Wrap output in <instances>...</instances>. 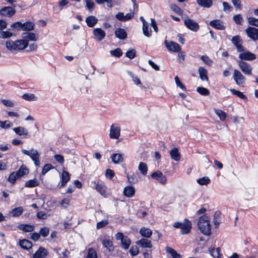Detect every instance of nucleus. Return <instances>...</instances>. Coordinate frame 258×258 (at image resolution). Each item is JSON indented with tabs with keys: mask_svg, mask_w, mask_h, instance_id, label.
I'll return each instance as SVG.
<instances>
[{
	"mask_svg": "<svg viewBox=\"0 0 258 258\" xmlns=\"http://www.w3.org/2000/svg\"><path fill=\"white\" fill-rule=\"evenodd\" d=\"M16 11L14 8L11 7H5L0 10V15L10 18L15 15Z\"/></svg>",
	"mask_w": 258,
	"mask_h": 258,
	"instance_id": "nucleus-7",
	"label": "nucleus"
},
{
	"mask_svg": "<svg viewBox=\"0 0 258 258\" xmlns=\"http://www.w3.org/2000/svg\"><path fill=\"white\" fill-rule=\"evenodd\" d=\"M245 32L248 37L253 40L258 41V29L254 27H248L245 30Z\"/></svg>",
	"mask_w": 258,
	"mask_h": 258,
	"instance_id": "nucleus-9",
	"label": "nucleus"
},
{
	"mask_svg": "<svg viewBox=\"0 0 258 258\" xmlns=\"http://www.w3.org/2000/svg\"><path fill=\"white\" fill-rule=\"evenodd\" d=\"M23 212V208L22 207H19L15 208L10 211V214L13 217H18L21 215Z\"/></svg>",
	"mask_w": 258,
	"mask_h": 258,
	"instance_id": "nucleus-31",
	"label": "nucleus"
},
{
	"mask_svg": "<svg viewBox=\"0 0 258 258\" xmlns=\"http://www.w3.org/2000/svg\"><path fill=\"white\" fill-rule=\"evenodd\" d=\"M108 224L107 220H102L100 221L97 223L96 228L97 229H100L103 227H104Z\"/></svg>",
	"mask_w": 258,
	"mask_h": 258,
	"instance_id": "nucleus-62",
	"label": "nucleus"
},
{
	"mask_svg": "<svg viewBox=\"0 0 258 258\" xmlns=\"http://www.w3.org/2000/svg\"><path fill=\"white\" fill-rule=\"evenodd\" d=\"M102 243L103 246L106 248L109 251H112L113 250V245L112 241L109 238H105L102 240Z\"/></svg>",
	"mask_w": 258,
	"mask_h": 258,
	"instance_id": "nucleus-21",
	"label": "nucleus"
},
{
	"mask_svg": "<svg viewBox=\"0 0 258 258\" xmlns=\"http://www.w3.org/2000/svg\"><path fill=\"white\" fill-rule=\"evenodd\" d=\"M121 246L124 249H127L131 243V241L129 238L127 236H125L124 238L121 241Z\"/></svg>",
	"mask_w": 258,
	"mask_h": 258,
	"instance_id": "nucleus-34",
	"label": "nucleus"
},
{
	"mask_svg": "<svg viewBox=\"0 0 258 258\" xmlns=\"http://www.w3.org/2000/svg\"><path fill=\"white\" fill-rule=\"evenodd\" d=\"M197 91L202 95H208L210 94L209 91L204 87H198L197 88Z\"/></svg>",
	"mask_w": 258,
	"mask_h": 258,
	"instance_id": "nucleus-46",
	"label": "nucleus"
},
{
	"mask_svg": "<svg viewBox=\"0 0 258 258\" xmlns=\"http://www.w3.org/2000/svg\"><path fill=\"white\" fill-rule=\"evenodd\" d=\"M143 32L144 35L147 37H150L151 36V29H149L148 24L144 23L143 26Z\"/></svg>",
	"mask_w": 258,
	"mask_h": 258,
	"instance_id": "nucleus-39",
	"label": "nucleus"
},
{
	"mask_svg": "<svg viewBox=\"0 0 258 258\" xmlns=\"http://www.w3.org/2000/svg\"><path fill=\"white\" fill-rule=\"evenodd\" d=\"M110 54L115 57H120L122 54V52L121 50L119 48H116L114 50H112L110 51Z\"/></svg>",
	"mask_w": 258,
	"mask_h": 258,
	"instance_id": "nucleus-50",
	"label": "nucleus"
},
{
	"mask_svg": "<svg viewBox=\"0 0 258 258\" xmlns=\"http://www.w3.org/2000/svg\"><path fill=\"white\" fill-rule=\"evenodd\" d=\"M139 170L143 175H146L147 172V165L144 163L140 162L139 166Z\"/></svg>",
	"mask_w": 258,
	"mask_h": 258,
	"instance_id": "nucleus-45",
	"label": "nucleus"
},
{
	"mask_svg": "<svg viewBox=\"0 0 258 258\" xmlns=\"http://www.w3.org/2000/svg\"><path fill=\"white\" fill-rule=\"evenodd\" d=\"M174 80L176 86L179 87L182 91H186V88L185 86L180 82L179 78L177 76L175 77Z\"/></svg>",
	"mask_w": 258,
	"mask_h": 258,
	"instance_id": "nucleus-49",
	"label": "nucleus"
},
{
	"mask_svg": "<svg viewBox=\"0 0 258 258\" xmlns=\"http://www.w3.org/2000/svg\"><path fill=\"white\" fill-rule=\"evenodd\" d=\"M209 251L213 256L219 258L220 252V248L219 247L217 248L216 250L214 248H212L209 250Z\"/></svg>",
	"mask_w": 258,
	"mask_h": 258,
	"instance_id": "nucleus-55",
	"label": "nucleus"
},
{
	"mask_svg": "<svg viewBox=\"0 0 258 258\" xmlns=\"http://www.w3.org/2000/svg\"><path fill=\"white\" fill-rule=\"evenodd\" d=\"M20 246L24 249H29L32 246L31 242L27 239L21 240L19 241Z\"/></svg>",
	"mask_w": 258,
	"mask_h": 258,
	"instance_id": "nucleus-25",
	"label": "nucleus"
},
{
	"mask_svg": "<svg viewBox=\"0 0 258 258\" xmlns=\"http://www.w3.org/2000/svg\"><path fill=\"white\" fill-rule=\"evenodd\" d=\"M28 45V42L23 39L13 41L8 40L6 42V47L10 50H23Z\"/></svg>",
	"mask_w": 258,
	"mask_h": 258,
	"instance_id": "nucleus-2",
	"label": "nucleus"
},
{
	"mask_svg": "<svg viewBox=\"0 0 258 258\" xmlns=\"http://www.w3.org/2000/svg\"><path fill=\"white\" fill-rule=\"evenodd\" d=\"M130 252L133 256H135L137 255L139 253V250L137 246H133L130 249Z\"/></svg>",
	"mask_w": 258,
	"mask_h": 258,
	"instance_id": "nucleus-59",
	"label": "nucleus"
},
{
	"mask_svg": "<svg viewBox=\"0 0 258 258\" xmlns=\"http://www.w3.org/2000/svg\"><path fill=\"white\" fill-rule=\"evenodd\" d=\"M173 226L175 228H180L181 234L189 233L192 227L191 222L187 219H185L182 223L175 222L173 224Z\"/></svg>",
	"mask_w": 258,
	"mask_h": 258,
	"instance_id": "nucleus-3",
	"label": "nucleus"
},
{
	"mask_svg": "<svg viewBox=\"0 0 258 258\" xmlns=\"http://www.w3.org/2000/svg\"><path fill=\"white\" fill-rule=\"evenodd\" d=\"M97 22L98 19L93 16H89L86 19V22L87 25L90 27H94Z\"/></svg>",
	"mask_w": 258,
	"mask_h": 258,
	"instance_id": "nucleus-26",
	"label": "nucleus"
},
{
	"mask_svg": "<svg viewBox=\"0 0 258 258\" xmlns=\"http://www.w3.org/2000/svg\"><path fill=\"white\" fill-rule=\"evenodd\" d=\"M22 97L26 100H34L36 98L35 96L33 94H24L23 95Z\"/></svg>",
	"mask_w": 258,
	"mask_h": 258,
	"instance_id": "nucleus-57",
	"label": "nucleus"
},
{
	"mask_svg": "<svg viewBox=\"0 0 258 258\" xmlns=\"http://www.w3.org/2000/svg\"><path fill=\"white\" fill-rule=\"evenodd\" d=\"M210 182V179L209 178L206 176L197 179V182L201 185H207Z\"/></svg>",
	"mask_w": 258,
	"mask_h": 258,
	"instance_id": "nucleus-42",
	"label": "nucleus"
},
{
	"mask_svg": "<svg viewBox=\"0 0 258 258\" xmlns=\"http://www.w3.org/2000/svg\"><path fill=\"white\" fill-rule=\"evenodd\" d=\"M140 233L143 237L150 238L152 235V231L149 228L142 227L140 230Z\"/></svg>",
	"mask_w": 258,
	"mask_h": 258,
	"instance_id": "nucleus-24",
	"label": "nucleus"
},
{
	"mask_svg": "<svg viewBox=\"0 0 258 258\" xmlns=\"http://www.w3.org/2000/svg\"><path fill=\"white\" fill-rule=\"evenodd\" d=\"M214 110L216 114L218 116L221 120L223 121L226 119L227 114L225 112L222 110L217 109H214Z\"/></svg>",
	"mask_w": 258,
	"mask_h": 258,
	"instance_id": "nucleus-36",
	"label": "nucleus"
},
{
	"mask_svg": "<svg viewBox=\"0 0 258 258\" xmlns=\"http://www.w3.org/2000/svg\"><path fill=\"white\" fill-rule=\"evenodd\" d=\"M39 233L40 235L45 237L48 236L49 233V228L47 227H44L40 229Z\"/></svg>",
	"mask_w": 258,
	"mask_h": 258,
	"instance_id": "nucleus-47",
	"label": "nucleus"
},
{
	"mask_svg": "<svg viewBox=\"0 0 258 258\" xmlns=\"http://www.w3.org/2000/svg\"><path fill=\"white\" fill-rule=\"evenodd\" d=\"M13 36V33L6 31H0V37L4 39L9 38H10L11 36Z\"/></svg>",
	"mask_w": 258,
	"mask_h": 258,
	"instance_id": "nucleus-48",
	"label": "nucleus"
},
{
	"mask_svg": "<svg viewBox=\"0 0 258 258\" xmlns=\"http://www.w3.org/2000/svg\"><path fill=\"white\" fill-rule=\"evenodd\" d=\"M248 22L250 25L258 27V19L253 17H249L248 19Z\"/></svg>",
	"mask_w": 258,
	"mask_h": 258,
	"instance_id": "nucleus-58",
	"label": "nucleus"
},
{
	"mask_svg": "<svg viewBox=\"0 0 258 258\" xmlns=\"http://www.w3.org/2000/svg\"><path fill=\"white\" fill-rule=\"evenodd\" d=\"M232 42L236 46L237 50L239 52L244 51L245 49L242 45V40L241 37L237 35L232 37Z\"/></svg>",
	"mask_w": 258,
	"mask_h": 258,
	"instance_id": "nucleus-8",
	"label": "nucleus"
},
{
	"mask_svg": "<svg viewBox=\"0 0 258 258\" xmlns=\"http://www.w3.org/2000/svg\"><path fill=\"white\" fill-rule=\"evenodd\" d=\"M95 188L96 189L97 191H98L101 195L106 196V190L105 187L102 185V184H97L96 185Z\"/></svg>",
	"mask_w": 258,
	"mask_h": 258,
	"instance_id": "nucleus-43",
	"label": "nucleus"
},
{
	"mask_svg": "<svg viewBox=\"0 0 258 258\" xmlns=\"http://www.w3.org/2000/svg\"><path fill=\"white\" fill-rule=\"evenodd\" d=\"M151 177L156 179L162 184H164L166 181L165 176L163 175L162 173L160 171L153 172L151 175Z\"/></svg>",
	"mask_w": 258,
	"mask_h": 258,
	"instance_id": "nucleus-17",
	"label": "nucleus"
},
{
	"mask_svg": "<svg viewBox=\"0 0 258 258\" xmlns=\"http://www.w3.org/2000/svg\"><path fill=\"white\" fill-rule=\"evenodd\" d=\"M18 228L24 232H29L34 230V226L29 224H20L18 225Z\"/></svg>",
	"mask_w": 258,
	"mask_h": 258,
	"instance_id": "nucleus-22",
	"label": "nucleus"
},
{
	"mask_svg": "<svg viewBox=\"0 0 258 258\" xmlns=\"http://www.w3.org/2000/svg\"><path fill=\"white\" fill-rule=\"evenodd\" d=\"M111 159L114 163L117 164L123 161V157L120 154H113L111 156Z\"/></svg>",
	"mask_w": 258,
	"mask_h": 258,
	"instance_id": "nucleus-30",
	"label": "nucleus"
},
{
	"mask_svg": "<svg viewBox=\"0 0 258 258\" xmlns=\"http://www.w3.org/2000/svg\"><path fill=\"white\" fill-rule=\"evenodd\" d=\"M135 189L133 186H127L124 187L123 194L127 197L130 198L134 196Z\"/></svg>",
	"mask_w": 258,
	"mask_h": 258,
	"instance_id": "nucleus-20",
	"label": "nucleus"
},
{
	"mask_svg": "<svg viewBox=\"0 0 258 258\" xmlns=\"http://www.w3.org/2000/svg\"><path fill=\"white\" fill-rule=\"evenodd\" d=\"M38 182L36 179H31L26 182L25 186L27 187H34L38 186Z\"/></svg>",
	"mask_w": 258,
	"mask_h": 258,
	"instance_id": "nucleus-37",
	"label": "nucleus"
},
{
	"mask_svg": "<svg viewBox=\"0 0 258 258\" xmlns=\"http://www.w3.org/2000/svg\"><path fill=\"white\" fill-rule=\"evenodd\" d=\"M230 92L235 95L239 97V98L243 99L244 100H247V97L245 95H244L242 92L236 90L234 89H231L230 90Z\"/></svg>",
	"mask_w": 258,
	"mask_h": 258,
	"instance_id": "nucleus-40",
	"label": "nucleus"
},
{
	"mask_svg": "<svg viewBox=\"0 0 258 258\" xmlns=\"http://www.w3.org/2000/svg\"><path fill=\"white\" fill-rule=\"evenodd\" d=\"M18 177H19L16 172H13L9 175L8 181L12 183H14Z\"/></svg>",
	"mask_w": 258,
	"mask_h": 258,
	"instance_id": "nucleus-52",
	"label": "nucleus"
},
{
	"mask_svg": "<svg viewBox=\"0 0 258 258\" xmlns=\"http://www.w3.org/2000/svg\"><path fill=\"white\" fill-rule=\"evenodd\" d=\"M34 24L31 22H27L22 24V30L26 31H31L34 29Z\"/></svg>",
	"mask_w": 258,
	"mask_h": 258,
	"instance_id": "nucleus-33",
	"label": "nucleus"
},
{
	"mask_svg": "<svg viewBox=\"0 0 258 258\" xmlns=\"http://www.w3.org/2000/svg\"><path fill=\"white\" fill-rule=\"evenodd\" d=\"M13 130L16 134L18 135L19 136H27L28 133V131L23 126L15 127L13 129Z\"/></svg>",
	"mask_w": 258,
	"mask_h": 258,
	"instance_id": "nucleus-28",
	"label": "nucleus"
},
{
	"mask_svg": "<svg viewBox=\"0 0 258 258\" xmlns=\"http://www.w3.org/2000/svg\"><path fill=\"white\" fill-rule=\"evenodd\" d=\"M11 26L13 29L17 30L22 29V23L20 22H17L13 23Z\"/></svg>",
	"mask_w": 258,
	"mask_h": 258,
	"instance_id": "nucleus-56",
	"label": "nucleus"
},
{
	"mask_svg": "<svg viewBox=\"0 0 258 258\" xmlns=\"http://www.w3.org/2000/svg\"><path fill=\"white\" fill-rule=\"evenodd\" d=\"M37 217L38 218L40 219H47L48 216L44 212L41 211L37 213Z\"/></svg>",
	"mask_w": 258,
	"mask_h": 258,
	"instance_id": "nucleus-64",
	"label": "nucleus"
},
{
	"mask_svg": "<svg viewBox=\"0 0 258 258\" xmlns=\"http://www.w3.org/2000/svg\"><path fill=\"white\" fill-rule=\"evenodd\" d=\"M22 152L25 155L29 156L34 161L36 166L40 165L39 155L36 150L31 149L30 151H27L25 149H22Z\"/></svg>",
	"mask_w": 258,
	"mask_h": 258,
	"instance_id": "nucleus-4",
	"label": "nucleus"
},
{
	"mask_svg": "<svg viewBox=\"0 0 258 258\" xmlns=\"http://www.w3.org/2000/svg\"><path fill=\"white\" fill-rule=\"evenodd\" d=\"M47 255V250L45 248L40 247L33 254V258H45Z\"/></svg>",
	"mask_w": 258,
	"mask_h": 258,
	"instance_id": "nucleus-16",
	"label": "nucleus"
},
{
	"mask_svg": "<svg viewBox=\"0 0 258 258\" xmlns=\"http://www.w3.org/2000/svg\"><path fill=\"white\" fill-rule=\"evenodd\" d=\"M184 24L188 29L193 31L196 32L199 29V24L192 19H185Z\"/></svg>",
	"mask_w": 258,
	"mask_h": 258,
	"instance_id": "nucleus-11",
	"label": "nucleus"
},
{
	"mask_svg": "<svg viewBox=\"0 0 258 258\" xmlns=\"http://www.w3.org/2000/svg\"><path fill=\"white\" fill-rule=\"evenodd\" d=\"M197 4L203 8H209L213 5L212 0H197Z\"/></svg>",
	"mask_w": 258,
	"mask_h": 258,
	"instance_id": "nucleus-23",
	"label": "nucleus"
},
{
	"mask_svg": "<svg viewBox=\"0 0 258 258\" xmlns=\"http://www.w3.org/2000/svg\"><path fill=\"white\" fill-rule=\"evenodd\" d=\"M233 20L237 24H241L243 22V19L241 15H237L233 17Z\"/></svg>",
	"mask_w": 258,
	"mask_h": 258,
	"instance_id": "nucleus-60",
	"label": "nucleus"
},
{
	"mask_svg": "<svg viewBox=\"0 0 258 258\" xmlns=\"http://www.w3.org/2000/svg\"><path fill=\"white\" fill-rule=\"evenodd\" d=\"M166 250L167 252L170 253L173 258H182L180 254L177 253L176 251L170 247H166Z\"/></svg>",
	"mask_w": 258,
	"mask_h": 258,
	"instance_id": "nucleus-35",
	"label": "nucleus"
},
{
	"mask_svg": "<svg viewBox=\"0 0 258 258\" xmlns=\"http://www.w3.org/2000/svg\"><path fill=\"white\" fill-rule=\"evenodd\" d=\"M115 35L116 37L120 39H124L127 37L126 32L124 29L121 28L117 29L115 31Z\"/></svg>",
	"mask_w": 258,
	"mask_h": 258,
	"instance_id": "nucleus-27",
	"label": "nucleus"
},
{
	"mask_svg": "<svg viewBox=\"0 0 258 258\" xmlns=\"http://www.w3.org/2000/svg\"><path fill=\"white\" fill-rule=\"evenodd\" d=\"M199 73L200 75V77L202 80H208V77L207 76V71L204 69L203 67H200L199 69Z\"/></svg>",
	"mask_w": 258,
	"mask_h": 258,
	"instance_id": "nucleus-32",
	"label": "nucleus"
},
{
	"mask_svg": "<svg viewBox=\"0 0 258 258\" xmlns=\"http://www.w3.org/2000/svg\"><path fill=\"white\" fill-rule=\"evenodd\" d=\"M120 128L116 124H112L110 130L109 137L111 139H118L120 136Z\"/></svg>",
	"mask_w": 258,
	"mask_h": 258,
	"instance_id": "nucleus-10",
	"label": "nucleus"
},
{
	"mask_svg": "<svg viewBox=\"0 0 258 258\" xmlns=\"http://www.w3.org/2000/svg\"><path fill=\"white\" fill-rule=\"evenodd\" d=\"M198 226L200 231L206 236H209L211 234V226L210 220L208 216L204 215L201 216L198 221Z\"/></svg>",
	"mask_w": 258,
	"mask_h": 258,
	"instance_id": "nucleus-1",
	"label": "nucleus"
},
{
	"mask_svg": "<svg viewBox=\"0 0 258 258\" xmlns=\"http://www.w3.org/2000/svg\"><path fill=\"white\" fill-rule=\"evenodd\" d=\"M170 8L173 11L177 14H180L181 13V9L176 5H171Z\"/></svg>",
	"mask_w": 258,
	"mask_h": 258,
	"instance_id": "nucleus-61",
	"label": "nucleus"
},
{
	"mask_svg": "<svg viewBox=\"0 0 258 258\" xmlns=\"http://www.w3.org/2000/svg\"><path fill=\"white\" fill-rule=\"evenodd\" d=\"M136 50L134 49H131L130 50H128L125 53V56L130 59L134 58L136 56Z\"/></svg>",
	"mask_w": 258,
	"mask_h": 258,
	"instance_id": "nucleus-51",
	"label": "nucleus"
},
{
	"mask_svg": "<svg viewBox=\"0 0 258 258\" xmlns=\"http://www.w3.org/2000/svg\"><path fill=\"white\" fill-rule=\"evenodd\" d=\"M165 43L167 48L170 51L177 52H179L181 49L180 46L177 43L174 42L173 41L167 42V41H165Z\"/></svg>",
	"mask_w": 258,
	"mask_h": 258,
	"instance_id": "nucleus-12",
	"label": "nucleus"
},
{
	"mask_svg": "<svg viewBox=\"0 0 258 258\" xmlns=\"http://www.w3.org/2000/svg\"><path fill=\"white\" fill-rule=\"evenodd\" d=\"M137 245L140 246L143 248H151L152 244L151 240L147 238H142L140 240L136 241Z\"/></svg>",
	"mask_w": 258,
	"mask_h": 258,
	"instance_id": "nucleus-14",
	"label": "nucleus"
},
{
	"mask_svg": "<svg viewBox=\"0 0 258 258\" xmlns=\"http://www.w3.org/2000/svg\"><path fill=\"white\" fill-rule=\"evenodd\" d=\"M239 55V58L240 60H252L255 59V55L250 51H242Z\"/></svg>",
	"mask_w": 258,
	"mask_h": 258,
	"instance_id": "nucleus-13",
	"label": "nucleus"
},
{
	"mask_svg": "<svg viewBox=\"0 0 258 258\" xmlns=\"http://www.w3.org/2000/svg\"><path fill=\"white\" fill-rule=\"evenodd\" d=\"M170 155L172 159L175 161H179L180 160V155L177 148H174L172 149L170 152Z\"/></svg>",
	"mask_w": 258,
	"mask_h": 258,
	"instance_id": "nucleus-29",
	"label": "nucleus"
},
{
	"mask_svg": "<svg viewBox=\"0 0 258 258\" xmlns=\"http://www.w3.org/2000/svg\"><path fill=\"white\" fill-rule=\"evenodd\" d=\"M210 25L212 27L218 30H224L225 28V27L223 24V22L220 20H215L211 21L210 22Z\"/></svg>",
	"mask_w": 258,
	"mask_h": 258,
	"instance_id": "nucleus-19",
	"label": "nucleus"
},
{
	"mask_svg": "<svg viewBox=\"0 0 258 258\" xmlns=\"http://www.w3.org/2000/svg\"><path fill=\"white\" fill-rule=\"evenodd\" d=\"M233 79L237 85L243 86L245 81V78L240 71L237 70H234Z\"/></svg>",
	"mask_w": 258,
	"mask_h": 258,
	"instance_id": "nucleus-5",
	"label": "nucleus"
},
{
	"mask_svg": "<svg viewBox=\"0 0 258 258\" xmlns=\"http://www.w3.org/2000/svg\"><path fill=\"white\" fill-rule=\"evenodd\" d=\"M95 38L99 41H101L105 36V33L101 28H95L93 30Z\"/></svg>",
	"mask_w": 258,
	"mask_h": 258,
	"instance_id": "nucleus-15",
	"label": "nucleus"
},
{
	"mask_svg": "<svg viewBox=\"0 0 258 258\" xmlns=\"http://www.w3.org/2000/svg\"><path fill=\"white\" fill-rule=\"evenodd\" d=\"M28 169L24 166H22L16 172L19 177L28 173Z\"/></svg>",
	"mask_w": 258,
	"mask_h": 258,
	"instance_id": "nucleus-38",
	"label": "nucleus"
},
{
	"mask_svg": "<svg viewBox=\"0 0 258 258\" xmlns=\"http://www.w3.org/2000/svg\"><path fill=\"white\" fill-rule=\"evenodd\" d=\"M13 126V123L9 120H6L4 121H0V127L8 129Z\"/></svg>",
	"mask_w": 258,
	"mask_h": 258,
	"instance_id": "nucleus-41",
	"label": "nucleus"
},
{
	"mask_svg": "<svg viewBox=\"0 0 258 258\" xmlns=\"http://www.w3.org/2000/svg\"><path fill=\"white\" fill-rule=\"evenodd\" d=\"M86 7L90 11H92L94 8L95 4L92 0H86Z\"/></svg>",
	"mask_w": 258,
	"mask_h": 258,
	"instance_id": "nucleus-54",
	"label": "nucleus"
},
{
	"mask_svg": "<svg viewBox=\"0 0 258 258\" xmlns=\"http://www.w3.org/2000/svg\"><path fill=\"white\" fill-rule=\"evenodd\" d=\"M97 254L96 251L92 248H90L88 250V254L86 258H97Z\"/></svg>",
	"mask_w": 258,
	"mask_h": 258,
	"instance_id": "nucleus-44",
	"label": "nucleus"
},
{
	"mask_svg": "<svg viewBox=\"0 0 258 258\" xmlns=\"http://www.w3.org/2000/svg\"><path fill=\"white\" fill-rule=\"evenodd\" d=\"M22 35L24 40L28 42L29 41H37L38 38L35 33L32 32L23 33Z\"/></svg>",
	"mask_w": 258,
	"mask_h": 258,
	"instance_id": "nucleus-18",
	"label": "nucleus"
},
{
	"mask_svg": "<svg viewBox=\"0 0 258 258\" xmlns=\"http://www.w3.org/2000/svg\"><path fill=\"white\" fill-rule=\"evenodd\" d=\"M105 175L106 177L111 179L114 175V171L112 170L108 169L105 172Z\"/></svg>",
	"mask_w": 258,
	"mask_h": 258,
	"instance_id": "nucleus-63",
	"label": "nucleus"
},
{
	"mask_svg": "<svg viewBox=\"0 0 258 258\" xmlns=\"http://www.w3.org/2000/svg\"><path fill=\"white\" fill-rule=\"evenodd\" d=\"M238 66L241 71L246 75L252 74V67L250 64L242 60L239 61Z\"/></svg>",
	"mask_w": 258,
	"mask_h": 258,
	"instance_id": "nucleus-6",
	"label": "nucleus"
},
{
	"mask_svg": "<svg viewBox=\"0 0 258 258\" xmlns=\"http://www.w3.org/2000/svg\"><path fill=\"white\" fill-rule=\"evenodd\" d=\"M201 59L205 63L210 66L213 63V61L207 55H202L201 56Z\"/></svg>",
	"mask_w": 258,
	"mask_h": 258,
	"instance_id": "nucleus-53",
	"label": "nucleus"
}]
</instances>
